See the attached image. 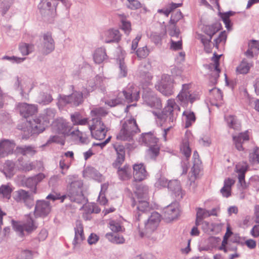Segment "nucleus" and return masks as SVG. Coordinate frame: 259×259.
I'll return each mask as SVG.
<instances>
[{"label":"nucleus","mask_w":259,"mask_h":259,"mask_svg":"<svg viewBox=\"0 0 259 259\" xmlns=\"http://www.w3.org/2000/svg\"><path fill=\"white\" fill-rule=\"evenodd\" d=\"M70 186L68 189V194L61 196L60 194L53 193L48 195L46 198L49 201L38 200L35 207L34 214L36 216L45 217L51 210L53 203L58 200L63 202L65 198L68 197L70 201L77 203L85 202V198L82 194L83 183L81 180L76 179L74 176H69L68 178Z\"/></svg>","instance_id":"nucleus-1"},{"label":"nucleus","mask_w":259,"mask_h":259,"mask_svg":"<svg viewBox=\"0 0 259 259\" xmlns=\"http://www.w3.org/2000/svg\"><path fill=\"white\" fill-rule=\"evenodd\" d=\"M180 111V107L175 100L172 99L167 101L166 106L161 112L153 111V114L157 117L161 125L166 124L167 127L164 129L162 136L164 141H166V135L168 132L175 125L178 112Z\"/></svg>","instance_id":"nucleus-2"},{"label":"nucleus","mask_w":259,"mask_h":259,"mask_svg":"<svg viewBox=\"0 0 259 259\" xmlns=\"http://www.w3.org/2000/svg\"><path fill=\"white\" fill-rule=\"evenodd\" d=\"M55 115L54 109H48L33 121H27V132L28 134L23 136V138L27 139L30 135L39 134L42 132L48 126L50 121L53 120Z\"/></svg>","instance_id":"nucleus-3"},{"label":"nucleus","mask_w":259,"mask_h":259,"mask_svg":"<svg viewBox=\"0 0 259 259\" xmlns=\"http://www.w3.org/2000/svg\"><path fill=\"white\" fill-rule=\"evenodd\" d=\"M139 132L140 129L136 119L131 117L124 121L116 138L121 141H131L133 140L135 135Z\"/></svg>","instance_id":"nucleus-4"},{"label":"nucleus","mask_w":259,"mask_h":259,"mask_svg":"<svg viewBox=\"0 0 259 259\" xmlns=\"http://www.w3.org/2000/svg\"><path fill=\"white\" fill-rule=\"evenodd\" d=\"M161 221L160 214L152 212L143 225L139 226V232L141 237H149L157 228Z\"/></svg>","instance_id":"nucleus-5"},{"label":"nucleus","mask_w":259,"mask_h":259,"mask_svg":"<svg viewBox=\"0 0 259 259\" xmlns=\"http://www.w3.org/2000/svg\"><path fill=\"white\" fill-rule=\"evenodd\" d=\"M190 84H183L182 88L176 97L178 103L182 107H187L188 103L191 104L199 99L198 95L190 91Z\"/></svg>","instance_id":"nucleus-6"},{"label":"nucleus","mask_w":259,"mask_h":259,"mask_svg":"<svg viewBox=\"0 0 259 259\" xmlns=\"http://www.w3.org/2000/svg\"><path fill=\"white\" fill-rule=\"evenodd\" d=\"M139 141L149 147L148 153L152 158L159 154L160 147L157 144L158 139L152 133L142 134Z\"/></svg>","instance_id":"nucleus-7"},{"label":"nucleus","mask_w":259,"mask_h":259,"mask_svg":"<svg viewBox=\"0 0 259 259\" xmlns=\"http://www.w3.org/2000/svg\"><path fill=\"white\" fill-rule=\"evenodd\" d=\"M155 88L164 96H169L174 93V79L169 75L163 74Z\"/></svg>","instance_id":"nucleus-8"},{"label":"nucleus","mask_w":259,"mask_h":259,"mask_svg":"<svg viewBox=\"0 0 259 259\" xmlns=\"http://www.w3.org/2000/svg\"><path fill=\"white\" fill-rule=\"evenodd\" d=\"M89 130L92 137L98 140L104 139L108 131L105 125L98 118H92V123L89 124Z\"/></svg>","instance_id":"nucleus-9"},{"label":"nucleus","mask_w":259,"mask_h":259,"mask_svg":"<svg viewBox=\"0 0 259 259\" xmlns=\"http://www.w3.org/2000/svg\"><path fill=\"white\" fill-rule=\"evenodd\" d=\"M180 214V205L177 202L171 203L163 210V219L167 223H170L177 219Z\"/></svg>","instance_id":"nucleus-10"},{"label":"nucleus","mask_w":259,"mask_h":259,"mask_svg":"<svg viewBox=\"0 0 259 259\" xmlns=\"http://www.w3.org/2000/svg\"><path fill=\"white\" fill-rule=\"evenodd\" d=\"M12 224L14 230L20 236L24 235V231L30 233L36 228L34 221L30 217H28L25 223H22L13 220Z\"/></svg>","instance_id":"nucleus-11"},{"label":"nucleus","mask_w":259,"mask_h":259,"mask_svg":"<svg viewBox=\"0 0 259 259\" xmlns=\"http://www.w3.org/2000/svg\"><path fill=\"white\" fill-rule=\"evenodd\" d=\"M82 102V94L79 92H74L70 96H60L58 100V105L63 107L66 104L76 106Z\"/></svg>","instance_id":"nucleus-12"},{"label":"nucleus","mask_w":259,"mask_h":259,"mask_svg":"<svg viewBox=\"0 0 259 259\" xmlns=\"http://www.w3.org/2000/svg\"><path fill=\"white\" fill-rule=\"evenodd\" d=\"M221 56V55H217L214 53V56L212 58L213 63L205 66L210 72L209 75L211 76L210 81L212 84L217 83V80L220 76L219 74L221 70L219 68V60Z\"/></svg>","instance_id":"nucleus-13"},{"label":"nucleus","mask_w":259,"mask_h":259,"mask_svg":"<svg viewBox=\"0 0 259 259\" xmlns=\"http://www.w3.org/2000/svg\"><path fill=\"white\" fill-rule=\"evenodd\" d=\"M143 98L146 104L152 108L160 109L162 107L160 100L150 89H144Z\"/></svg>","instance_id":"nucleus-14"},{"label":"nucleus","mask_w":259,"mask_h":259,"mask_svg":"<svg viewBox=\"0 0 259 259\" xmlns=\"http://www.w3.org/2000/svg\"><path fill=\"white\" fill-rule=\"evenodd\" d=\"M139 88L134 84H129L126 90L119 93V95L124 97V100L128 103L137 101L140 97Z\"/></svg>","instance_id":"nucleus-15"},{"label":"nucleus","mask_w":259,"mask_h":259,"mask_svg":"<svg viewBox=\"0 0 259 259\" xmlns=\"http://www.w3.org/2000/svg\"><path fill=\"white\" fill-rule=\"evenodd\" d=\"M14 199L18 202H23L28 208H31L34 204L33 197L28 191L20 189L14 194Z\"/></svg>","instance_id":"nucleus-16"},{"label":"nucleus","mask_w":259,"mask_h":259,"mask_svg":"<svg viewBox=\"0 0 259 259\" xmlns=\"http://www.w3.org/2000/svg\"><path fill=\"white\" fill-rule=\"evenodd\" d=\"M53 129L54 132L65 136L71 134V126L65 119L59 118L56 120L53 123Z\"/></svg>","instance_id":"nucleus-17"},{"label":"nucleus","mask_w":259,"mask_h":259,"mask_svg":"<svg viewBox=\"0 0 259 259\" xmlns=\"http://www.w3.org/2000/svg\"><path fill=\"white\" fill-rule=\"evenodd\" d=\"M74 231L75 236L73 241V249L74 251H78L79 249L80 245L85 239L83 226L80 222L77 221L76 222Z\"/></svg>","instance_id":"nucleus-18"},{"label":"nucleus","mask_w":259,"mask_h":259,"mask_svg":"<svg viewBox=\"0 0 259 259\" xmlns=\"http://www.w3.org/2000/svg\"><path fill=\"white\" fill-rule=\"evenodd\" d=\"M248 168V165L246 162L238 163L236 166V172L238 174L239 185L240 188L244 190L247 187V184L245 181V174Z\"/></svg>","instance_id":"nucleus-19"},{"label":"nucleus","mask_w":259,"mask_h":259,"mask_svg":"<svg viewBox=\"0 0 259 259\" xmlns=\"http://www.w3.org/2000/svg\"><path fill=\"white\" fill-rule=\"evenodd\" d=\"M17 109L21 115L25 118L35 114L37 111V107L33 104H29L26 103H19L17 105Z\"/></svg>","instance_id":"nucleus-20"},{"label":"nucleus","mask_w":259,"mask_h":259,"mask_svg":"<svg viewBox=\"0 0 259 259\" xmlns=\"http://www.w3.org/2000/svg\"><path fill=\"white\" fill-rule=\"evenodd\" d=\"M42 51L45 54L51 53L55 49V42L51 33L47 32L43 35Z\"/></svg>","instance_id":"nucleus-21"},{"label":"nucleus","mask_w":259,"mask_h":259,"mask_svg":"<svg viewBox=\"0 0 259 259\" xmlns=\"http://www.w3.org/2000/svg\"><path fill=\"white\" fill-rule=\"evenodd\" d=\"M45 176L44 174L39 173L38 175L32 177L27 178L24 182L25 186L31 189L33 193H36V186L44 178Z\"/></svg>","instance_id":"nucleus-22"},{"label":"nucleus","mask_w":259,"mask_h":259,"mask_svg":"<svg viewBox=\"0 0 259 259\" xmlns=\"http://www.w3.org/2000/svg\"><path fill=\"white\" fill-rule=\"evenodd\" d=\"M15 147L13 141L4 140L0 142V158L13 153Z\"/></svg>","instance_id":"nucleus-23"},{"label":"nucleus","mask_w":259,"mask_h":259,"mask_svg":"<svg viewBox=\"0 0 259 259\" xmlns=\"http://www.w3.org/2000/svg\"><path fill=\"white\" fill-rule=\"evenodd\" d=\"M168 189L176 199L179 200L183 198V193L180 182L176 180L170 181L167 185Z\"/></svg>","instance_id":"nucleus-24"},{"label":"nucleus","mask_w":259,"mask_h":259,"mask_svg":"<svg viewBox=\"0 0 259 259\" xmlns=\"http://www.w3.org/2000/svg\"><path fill=\"white\" fill-rule=\"evenodd\" d=\"M147 172L143 164H135L133 165V176L136 181H142L145 179Z\"/></svg>","instance_id":"nucleus-25"},{"label":"nucleus","mask_w":259,"mask_h":259,"mask_svg":"<svg viewBox=\"0 0 259 259\" xmlns=\"http://www.w3.org/2000/svg\"><path fill=\"white\" fill-rule=\"evenodd\" d=\"M96 81L92 82L88 81L89 86L93 90L95 88L97 87L103 93L106 92V85L107 84V80L101 75H98L95 77Z\"/></svg>","instance_id":"nucleus-26"},{"label":"nucleus","mask_w":259,"mask_h":259,"mask_svg":"<svg viewBox=\"0 0 259 259\" xmlns=\"http://www.w3.org/2000/svg\"><path fill=\"white\" fill-rule=\"evenodd\" d=\"M147 200L148 199H140L133 200L132 205L133 207L136 206V209L139 211L138 217L140 215V212H144L150 210V207Z\"/></svg>","instance_id":"nucleus-27"},{"label":"nucleus","mask_w":259,"mask_h":259,"mask_svg":"<svg viewBox=\"0 0 259 259\" xmlns=\"http://www.w3.org/2000/svg\"><path fill=\"white\" fill-rule=\"evenodd\" d=\"M233 139L236 148L239 151H241L243 149L242 147L243 143L249 140V136L247 132H245L244 133H240L238 135H233Z\"/></svg>","instance_id":"nucleus-28"},{"label":"nucleus","mask_w":259,"mask_h":259,"mask_svg":"<svg viewBox=\"0 0 259 259\" xmlns=\"http://www.w3.org/2000/svg\"><path fill=\"white\" fill-rule=\"evenodd\" d=\"M114 148L117 155L115 164V166H118V165L121 164L124 161L125 148L123 145L118 144H115L114 146Z\"/></svg>","instance_id":"nucleus-29"},{"label":"nucleus","mask_w":259,"mask_h":259,"mask_svg":"<svg viewBox=\"0 0 259 259\" xmlns=\"http://www.w3.org/2000/svg\"><path fill=\"white\" fill-rule=\"evenodd\" d=\"M84 175L99 182H102L104 180L103 176L92 167H87L84 171Z\"/></svg>","instance_id":"nucleus-30"},{"label":"nucleus","mask_w":259,"mask_h":259,"mask_svg":"<svg viewBox=\"0 0 259 259\" xmlns=\"http://www.w3.org/2000/svg\"><path fill=\"white\" fill-rule=\"evenodd\" d=\"M105 41L107 42H117L120 39L119 31L116 29H111L105 32Z\"/></svg>","instance_id":"nucleus-31"},{"label":"nucleus","mask_w":259,"mask_h":259,"mask_svg":"<svg viewBox=\"0 0 259 259\" xmlns=\"http://www.w3.org/2000/svg\"><path fill=\"white\" fill-rule=\"evenodd\" d=\"M16 152L23 155L32 156L36 153L35 148L32 146H23L16 148Z\"/></svg>","instance_id":"nucleus-32"},{"label":"nucleus","mask_w":259,"mask_h":259,"mask_svg":"<svg viewBox=\"0 0 259 259\" xmlns=\"http://www.w3.org/2000/svg\"><path fill=\"white\" fill-rule=\"evenodd\" d=\"M234 183L235 181L230 178L225 180L224 187L220 190L221 193L224 197H228L231 195V187Z\"/></svg>","instance_id":"nucleus-33"},{"label":"nucleus","mask_w":259,"mask_h":259,"mask_svg":"<svg viewBox=\"0 0 259 259\" xmlns=\"http://www.w3.org/2000/svg\"><path fill=\"white\" fill-rule=\"evenodd\" d=\"M15 85L20 88V94L22 97L24 96V94H28L32 89V84L30 83L21 81L18 79H17Z\"/></svg>","instance_id":"nucleus-34"},{"label":"nucleus","mask_w":259,"mask_h":259,"mask_svg":"<svg viewBox=\"0 0 259 259\" xmlns=\"http://www.w3.org/2000/svg\"><path fill=\"white\" fill-rule=\"evenodd\" d=\"M121 56L117 58V63L119 65V76L120 77H125L127 75V69L124 62L125 52L121 51Z\"/></svg>","instance_id":"nucleus-35"},{"label":"nucleus","mask_w":259,"mask_h":259,"mask_svg":"<svg viewBox=\"0 0 259 259\" xmlns=\"http://www.w3.org/2000/svg\"><path fill=\"white\" fill-rule=\"evenodd\" d=\"M259 51V43L256 40H251L248 43V49L245 52V55L250 58H252L254 55Z\"/></svg>","instance_id":"nucleus-36"},{"label":"nucleus","mask_w":259,"mask_h":259,"mask_svg":"<svg viewBox=\"0 0 259 259\" xmlns=\"http://www.w3.org/2000/svg\"><path fill=\"white\" fill-rule=\"evenodd\" d=\"M117 173L120 180L125 181L131 178V170L128 165H124L122 167L118 168Z\"/></svg>","instance_id":"nucleus-37"},{"label":"nucleus","mask_w":259,"mask_h":259,"mask_svg":"<svg viewBox=\"0 0 259 259\" xmlns=\"http://www.w3.org/2000/svg\"><path fill=\"white\" fill-rule=\"evenodd\" d=\"M221 27L220 23H216L212 25L204 26L203 28V31L208 37L212 38V36L220 29Z\"/></svg>","instance_id":"nucleus-38"},{"label":"nucleus","mask_w":259,"mask_h":259,"mask_svg":"<svg viewBox=\"0 0 259 259\" xmlns=\"http://www.w3.org/2000/svg\"><path fill=\"white\" fill-rule=\"evenodd\" d=\"M252 66V63L246 59H243L240 65L237 67L236 71L239 74H246Z\"/></svg>","instance_id":"nucleus-39"},{"label":"nucleus","mask_w":259,"mask_h":259,"mask_svg":"<svg viewBox=\"0 0 259 259\" xmlns=\"http://www.w3.org/2000/svg\"><path fill=\"white\" fill-rule=\"evenodd\" d=\"M148 187L146 186L140 185L137 186L135 194L137 199H148Z\"/></svg>","instance_id":"nucleus-40"},{"label":"nucleus","mask_w":259,"mask_h":259,"mask_svg":"<svg viewBox=\"0 0 259 259\" xmlns=\"http://www.w3.org/2000/svg\"><path fill=\"white\" fill-rule=\"evenodd\" d=\"M106 57L105 50L104 48H100L95 51L93 58L96 63L100 64L106 59Z\"/></svg>","instance_id":"nucleus-41"},{"label":"nucleus","mask_w":259,"mask_h":259,"mask_svg":"<svg viewBox=\"0 0 259 259\" xmlns=\"http://www.w3.org/2000/svg\"><path fill=\"white\" fill-rule=\"evenodd\" d=\"M71 121L75 125H84L92 123V120L90 122L88 121V119L87 118H82L80 115L77 113H75L71 116Z\"/></svg>","instance_id":"nucleus-42"},{"label":"nucleus","mask_w":259,"mask_h":259,"mask_svg":"<svg viewBox=\"0 0 259 259\" xmlns=\"http://www.w3.org/2000/svg\"><path fill=\"white\" fill-rule=\"evenodd\" d=\"M183 115L185 117V127L186 128L190 126L196 120V117L194 112L190 110L184 111Z\"/></svg>","instance_id":"nucleus-43"},{"label":"nucleus","mask_w":259,"mask_h":259,"mask_svg":"<svg viewBox=\"0 0 259 259\" xmlns=\"http://www.w3.org/2000/svg\"><path fill=\"white\" fill-rule=\"evenodd\" d=\"M19 50L23 56H27L34 50V46L32 44L21 42L19 45Z\"/></svg>","instance_id":"nucleus-44"},{"label":"nucleus","mask_w":259,"mask_h":259,"mask_svg":"<svg viewBox=\"0 0 259 259\" xmlns=\"http://www.w3.org/2000/svg\"><path fill=\"white\" fill-rule=\"evenodd\" d=\"M210 217V214L208 212V210L202 209L201 208H198L197 211L196 219L195 225L196 226H199L201 223L203 221V219L206 218Z\"/></svg>","instance_id":"nucleus-45"},{"label":"nucleus","mask_w":259,"mask_h":259,"mask_svg":"<svg viewBox=\"0 0 259 259\" xmlns=\"http://www.w3.org/2000/svg\"><path fill=\"white\" fill-rule=\"evenodd\" d=\"M234 14V12L232 11H229L226 13L219 12V15L225 24V27L228 30H230L231 28L230 17L233 16Z\"/></svg>","instance_id":"nucleus-46"},{"label":"nucleus","mask_w":259,"mask_h":259,"mask_svg":"<svg viewBox=\"0 0 259 259\" xmlns=\"http://www.w3.org/2000/svg\"><path fill=\"white\" fill-rule=\"evenodd\" d=\"M106 237L109 241L113 243L122 244L124 242V238L119 234L108 233L106 234Z\"/></svg>","instance_id":"nucleus-47"},{"label":"nucleus","mask_w":259,"mask_h":259,"mask_svg":"<svg viewBox=\"0 0 259 259\" xmlns=\"http://www.w3.org/2000/svg\"><path fill=\"white\" fill-rule=\"evenodd\" d=\"M13 188L9 185H3L0 187V196L9 199Z\"/></svg>","instance_id":"nucleus-48"},{"label":"nucleus","mask_w":259,"mask_h":259,"mask_svg":"<svg viewBox=\"0 0 259 259\" xmlns=\"http://www.w3.org/2000/svg\"><path fill=\"white\" fill-rule=\"evenodd\" d=\"M181 151L185 156L186 159L190 157L191 153V150L190 147L188 138H185L183 140L182 144L181 146Z\"/></svg>","instance_id":"nucleus-49"},{"label":"nucleus","mask_w":259,"mask_h":259,"mask_svg":"<svg viewBox=\"0 0 259 259\" xmlns=\"http://www.w3.org/2000/svg\"><path fill=\"white\" fill-rule=\"evenodd\" d=\"M52 100V97L50 94L42 93H40L37 96L36 102L39 104L46 105L50 103Z\"/></svg>","instance_id":"nucleus-50"},{"label":"nucleus","mask_w":259,"mask_h":259,"mask_svg":"<svg viewBox=\"0 0 259 259\" xmlns=\"http://www.w3.org/2000/svg\"><path fill=\"white\" fill-rule=\"evenodd\" d=\"M109 227L114 232H122L124 230L121 223L117 221L110 220L109 223Z\"/></svg>","instance_id":"nucleus-51"},{"label":"nucleus","mask_w":259,"mask_h":259,"mask_svg":"<svg viewBox=\"0 0 259 259\" xmlns=\"http://www.w3.org/2000/svg\"><path fill=\"white\" fill-rule=\"evenodd\" d=\"M64 136L61 135V136H51L49 140L47 141V143L45 144H44L41 146L42 147H44L47 145H48L53 143H59L61 145L64 144Z\"/></svg>","instance_id":"nucleus-52"},{"label":"nucleus","mask_w":259,"mask_h":259,"mask_svg":"<svg viewBox=\"0 0 259 259\" xmlns=\"http://www.w3.org/2000/svg\"><path fill=\"white\" fill-rule=\"evenodd\" d=\"M226 121L230 128L235 130H238L240 128V123H238L234 116L230 115L226 117Z\"/></svg>","instance_id":"nucleus-53"},{"label":"nucleus","mask_w":259,"mask_h":259,"mask_svg":"<svg viewBox=\"0 0 259 259\" xmlns=\"http://www.w3.org/2000/svg\"><path fill=\"white\" fill-rule=\"evenodd\" d=\"M124 100L122 96L119 95V93L115 99H108L105 101V103L106 105L111 107H115L116 105L121 104Z\"/></svg>","instance_id":"nucleus-54"},{"label":"nucleus","mask_w":259,"mask_h":259,"mask_svg":"<svg viewBox=\"0 0 259 259\" xmlns=\"http://www.w3.org/2000/svg\"><path fill=\"white\" fill-rule=\"evenodd\" d=\"M35 167V162L28 161L23 162L18 166V168L23 171H29Z\"/></svg>","instance_id":"nucleus-55"},{"label":"nucleus","mask_w":259,"mask_h":259,"mask_svg":"<svg viewBox=\"0 0 259 259\" xmlns=\"http://www.w3.org/2000/svg\"><path fill=\"white\" fill-rule=\"evenodd\" d=\"M249 160L252 164L259 163V148H255L249 154Z\"/></svg>","instance_id":"nucleus-56"},{"label":"nucleus","mask_w":259,"mask_h":259,"mask_svg":"<svg viewBox=\"0 0 259 259\" xmlns=\"http://www.w3.org/2000/svg\"><path fill=\"white\" fill-rule=\"evenodd\" d=\"M107 114L106 111L101 107L95 108L91 111V115L93 118H98L101 120L100 116H103Z\"/></svg>","instance_id":"nucleus-57"},{"label":"nucleus","mask_w":259,"mask_h":259,"mask_svg":"<svg viewBox=\"0 0 259 259\" xmlns=\"http://www.w3.org/2000/svg\"><path fill=\"white\" fill-rule=\"evenodd\" d=\"M181 5V4H175L172 3L170 8H163L162 9L158 10V13L163 15L165 17H168L169 13L172 11L173 9H175Z\"/></svg>","instance_id":"nucleus-58"},{"label":"nucleus","mask_w":259,"mask_h":259,"mask_svg":"<svg viewBox=\"0 0 259 259\" xmlns=\"http://www.w3.org/2000/svg\"><path fill=\"white\" fill-rule=\"evenodd\" d=\"M128 3L126 4L127 8L132 10H136L140 8H142V4L138 0H127Z\"/></svg>","instance_id":"nucleus-59"},{"label":"nucleus","mask_w":259,"mask_h":259,"mask_svg":"<svg viewBox=\"0 0 259 259\" xmlns=\"http://www.w3.org/2000/svg\"><path fill=\"white\" fill-rule=\"evenodd\" d=\"M25 58L17 57L14 56L11 57L5 56L2 58V60H8V61L13 63H20L21 62H23L25 60Z\"/></svg>","instance_id":"nucleus-60"},{"label":"nucleus","mask_w":259,"mask_h":259,"mask_svg":"<svg viewBox=\"0 0 259 259\" xmlns=\"http://www.w3.org/2000/svg\"><path fill=\"white\" fill-rule=\"evenodd\" d=\"M71 134L72 136H76L79 139L80 141L82 143H87L89 142L88 138H87L84 134L80 132L78 130L72 131Z\"/></svg>","instance_id":"nucleus-61"},{"label":"nucleus","mask_w":259,"mask_h":259,"mask_svg":"<svg viewBox=\"0 0 259 259\" xmlns=\"http://www.w3.org/2000/svg\"><path fill=\"white\" fill-rule=\"evenodd\" d=\"M149 53V51L146 46L139 48L136 51L137 55L141 58H146Z\"/></svg>","instance_id":"nucleus-62"},{"label":"nucleus","mask_w":259,"mask_h":259,"mask_svg":"<svg viewBox=\"0 0 259 259\" xmlns=\"http://www.w3.org/2000/svg\"><path fill=\"white\" fill-rule=\"evenodd\" d=\"M168 183L167 180L164 177L161 176L157 179V181L155 183V187L158 188H161L167 186Z\"/></svg>","instance_id":"nucleus-63"},{"label":"nucleus","mask_w":259,"mask_h":259,"mask_svg":"<svg viewBox=\"0 0 259 259\" xmlns=\"http://www.w3.org/2000/svg\"><path fill=\"white\" fill-rule=\"evenodd\" d=\"M182 17V13L179 11H175L172 12L170 22L172 24L176 23Z\"/></svg>","instance_id":"nucleus-64"}]
</instances>
